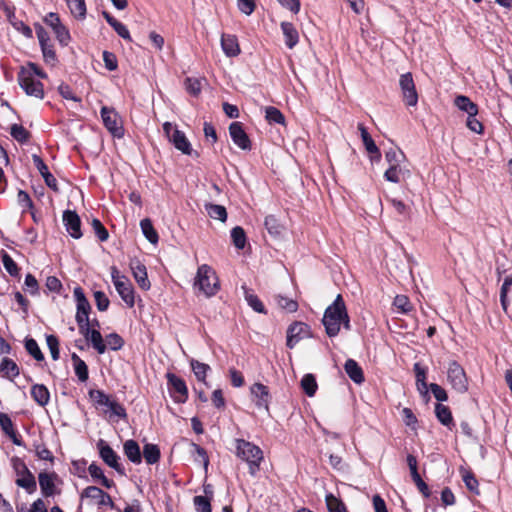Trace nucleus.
I'll list each match as a JSON object with an SVG mask.
<instances>
[{"instance_id": "obj_1", "label": "nucleus", "mask_w": 512, "mask_h": 512, "mask_svg": "<svg viewBox=\"0 0 512 512\" xmlns=\"http://www.w3.org/2000/svg\"><path fill=\"white\" fill-rule=\"evenodd\" d=\"M234 442L236 456L248 464L249 474L256 476L264 459L263 451L259 446L244 439H235Z\"/></svg>"}, {"instance_id": "obj_2", "label": "nucleus", "mask_w": 512, "mask_h": 512, "mask_svg": "<svg viewBox=\"0 0 512 512\" xmlns=\"http://www.w3.org/2000/svg\"><path fill=\"white\" fill-rule=\"evenodd\" d=\"M345 308L346 305L341 294H338L333 303L326 308L322 323L329 337H335L339 334L342 312H345Z\"/></svg>"}, {"instance_id": "obj_3", "label": "nucleus", "mask_w": 512, "mask_h": 512, "mask_svg": "<svg viewBox=\"0 0 512 512\" xmlns=\"http://www.w3.org/2000/svg\"><path fill=\"white\" fill-rule=\"evenodd\" d=\"M194 287H197L207 297H212L218 292L219 280L209 265L203 264L198 267Z\"/></svg>"}, {"instance_id": "obj_4", "label": "nucleus", "mask_w": 512, "mask_h": 512, "mask_svg": "<svg viewBox=\"0 0 512 512\" xmlns=\"http://www.w3.org/2000/svg\"><path fill=\"white\" fill-rule=\"evenodd\" d=\"M111 278L121 299L129 308L135 304L134 288L131 281L124 275H120L118 269L113 266L111 268Z\"/></svg>"}, {"instance_id": "obj_5", "label": "nucleus", "mask_w": 512, "mask_h": 512, "mask_svg": "<svg viewBox=\"0 0 512 512\" xmlns=\"http://www.w3.org/2000/svg\"><path fill=\"white\" fill-rule=\"evenodd\" d=\"M13 468L18 476L16 485L25 489L27 493L32 494L37 489V483L34 475L28 469L23 460L14 458Z\"/></svg>"}, {"instance_id": "obj_6", "label": "nucleus", "mask_w": 512, "mask_h": 512, "mask_svg": "<svg viewBox=\"0 0 512 512\" xmlns=\"http://www.w3.org/2000/svg\"><path fill=\"white\" fill-rule=\"evenodd\" d=\"M447 380L455 391L459 393H465L468 391V377L464 368L457 361L449 362L447 368Z\"/></svg>"}, {"instance_id": "obj_7", "label": "nucleus", "mask_w": 512, "mask_h": 512, "mask_svg": "<svg viewBox=\"0 0 512 512\" xmlns=\"http://www.w3.org/2000/svg\"><path fill=\"white\" fill-rule=\"evenodd\" d=\"M18 83L27 95L34 96L38 99L44 98L43 84L40 81L35 80L24 68H22L18 73Z\"/></svg>"}, {"instance_id": "obj_8", "label": "nucleus", "mask_w": 512, "mask_h": 512, "mask_svg": "<svg viewBox=\"0 0 512 512\" xmlns=\"http://www.w3.org/2000/svg\"><path fill=\"white\" fill-rule=\"evenodd\" d=\"M103 125L105 128L117 138L124 135V129L120 121V116L114 108L103 106L100 111Z\"/></svg>"}, {"instance_id": "obj_9", "label": "nucleus", "mask_w": 512, "mask_h": 512, "mask_svg": "<svg viewBox=\"0 0 512 512\" xmlns=\"http://www.w3.org/2000/svg\"><path fill=\"white\" fill-rule=\"evenodd\" d=\"M97 448L99 455L105 464L113 468L118 474L122 476L126 474L125 468L119 463L120 457L105 440L99 439L97 442Z\"/></svg>"}, {"instance_id": "obj_10", "label": "nucleus", "mask_w": 512, "mask_h": 512, "mask_svg": "<svg viewBox=\"0 0 512 512\" xmlns=\"http://www.w3.org/2000/svg\"><path fill=\"white\" fill-rule=\"evenodd\" d=\"M399 85L404 103L409 107H414L418 103V93L410 72L402 74L399 79Z\"/></svg>"}, {"instance_id": "obj_11", "label": "nucleus", "mask_w": 512, "mask_h": 512, "mask_svg": "<svg viewBox=\"0 0 512 512\" xmlns=\"http://www.w3.org/2000/svg\"><path fill=\"white\" fill-rule=\"evenodd\" d=\"M170 395L176 403H185L188 399V388L185 381L173 373H167Z\"/></svg>"}, {"instance_id": "obj_12", "label": "nucleus", "mask_w": 512, "mask_h": 512, "mask_svg": "<svg viewBox=\"0 0 512 512\" xmlns=\"http://www.w3.org/2000/svg\"><path fill=\"white\" fill-rule=\"evenodd\" d=\"M73 295L76 300V315L75 321L82 322L83 320H90L89 315L92 307L86 298L83 289L80 286L74 288Z\"/></svg>"}, {"instance_id": "obj_13", "label": "nucleus", "mask_w": 512, "mask_h": 512, "mask_svg": "<svg viewBox=\"0 0 512 512\" xmlns=\"http://www.w3.org/2000/svg\"><path fill=\"white\" fill-rule=\"evenodd\" d=\"M309 336V326L303 322H294L287 329L286 345L293 349L302 339Z\"/></svg>"}, {"instance_id": "obj_14", "label": "nucleus", "mask_w": 512, "mask_h": 512, "mask_svg": "<svg viewBox=\"0 0 512 512\" xmlns=\"http://www.w3.org/2000/svg\"><path fill=\"white\" fill-rule=\"evenodd\" d=\"M229 134L233 143L242 150L251 149V141L241 122L235 121L229 125Z\"/></svg>"}, {"instance_id": "obj_15", "label": "nucleus", "mask_w": 512, "mask_h": 512, "mask_svg": "<svg viewBox=\"0 0 512 512\" xmlns=\"http://www.w3.org/2000/svg\"><path fill=\"white\" fill-rule=\"evenodd\" d=\"M81 498L93 499L100 507L109 506L111 509H115V504L111 496L96 486L86 487L81 493Z\"/></svg>"}, {"instance_id": "obj_16", "label": "nucleus", "mask_w": 512, "mask_h": 512, "mask_svg": "<svg viewBox=\"0 0 512 512\" xmlns=\"http://www.w3.org/2000/svg\"><path fill=\"white\" fill-rule=\"evenodd\" d=\"M63 223L69 235L75 239L82 237L81 220L79 215L72 210H66L63 213Z\"/></svg>"}, {"instance_id": "obj_17", "label": "nucleus", "mask_w": 512, "mask_h": 512, "mask_svg": "<svg viewBox=\"0 0 512 512\" xmlns=\"http://www.w3.org/2000/svg\"><path fill=\"white\" fill-rule=\"evenodd\" d=\"M250 391L253 397V401L255 402V405L259 409L263 408L266 411H268L270 401L268 387L263 385L262 383H255L251 386Z\"/></svg>"}, {"instance_id": "obj_18", "label": "nucleus", "mask_w": 512, "mask_h": 512, "mask_svg": "<svg viewBox=\"0 0 512 512\" xmlns=\"http://www.w3.org/2000/svg\"><path fill=\"white\" fill-rule=\"evenodd\" d=\"M32 160H33V163H34L35 167L37 168V170L39 171V173L43 177V179L45 181V184L50 189H52L53 191L58 192L59 188H58L57 180L50 173V171L48 169V166L45 164L43 159L39 155L33 154L32 155Z\"/></svg>"}, {"instance_id": "obj_19", "label": "nucleus", "mask_w": 512, "mask_h": 512, "mask_svg": "<svg viewBox=\"0 0 512 512\" xmlns=\"http://www.w3.org/2000/svg\"><path fill=\"white\" fill-rule=\"evenodd\" d=\"M406 460L414 483L416 484L419 491L423 494V496L428 498L430 496V490L428 485L422 480L420 474L418 473L416 457L412 454H408Z\"/></svg>"}, {"instance_id": "obj_20", "label": "nucleus", "mask_w": 512, "mask_h": 512, "mask_svg": "<svg viewBox=\"0 0 512 512\" xmlns=\"http://www.w3.org/2000/svg\"><path fill=\"white\" fill-rule=\"evenodd\" d=\"M130 268L132 270L134 279L138 283L139 287L145 291L149 290L151 287V283L148 279L147 269L145 265L142 264L139 260H132L130 263Z\"/></svg>"}, {"instance_id": "obj_21", "label": "nucleus", "mask_w": 512, "mask_h": 512, "mask_svg": "<svg viewBox=\"0 0 512 512\" xmlns=\"http://www.w3.org/2000/svg\"><path fill=\"white\" fill-rule=\"evenodd\" d=\"M0 428L10 438L13 444L22 446L23 441L21 436L14 428V424L8 414L0 412Z\"/></svg>"}, {"instance_id": "obj_22", "label": "nucleus", "mask_w": 512, "mask_h": 512, "mask_svg": "<svg viewBox=\"0 0 512 512\" xmlns=\"http://www.w3.org/2000/svg\"><path fill=\"white\" fill-rule=\"evenodd\" d=\"M55 473L40 472L38 475L39 485L42 494L45 497H51L55 494Z\"/></svg>"}, {"instance_id": "obj_23", "label": "nucleus", "mask_w": 512, "mask_h": 512, "mask_svg": "<svg viewBox=\"0 0 512 512\" xmlns=\"http://www.w3.org/2000/svg\"><path fill=\"white\" fill-rule=\"evenodd\" d=\"M221 46L227 57H236L240 54L238 39L235 35L222 34Z\"/></svg>"}, {"instance_id": "obj_24", "label": "nucleus", "mask_w": 512, "mask_h": 512, "mask_svg": "<svg viewBox=\"0 0 512 512\" xmlns=\"http://www.w3.org/2000/svg\"><path fill=\"white\" fill-rule=\"evenodd\" d=\"M170 141L173 143L176 149L181 151L185 155H192L193 149L184 132L174 129L170 137Z\"/></svg>"}, {"instance_id": "obj_25", "label": "nucleus", "mask_w": 512, "mask_h": 512, "mask_svg": "<svg viewBox=\"0 0 512 512\" xmlns=\"http://www.w3.org/2000/svg\"><path fill=\"white\" fill-rule=\"evenodd\" d=\"M358 129L360 131V134H361V138H362V141H363V144L366 148V150L372 154V155H375V156H372L371 157V160H377L379 161L380 158H381V153H380V150L378 149L377 145L375 144L374 140L372 139V137L370 136V134L368 133L367 129L365 128V126L363 124H358Z\"/></svg>"}, {"instance_id": "obj_26", "label": "nucleus", "mask_w": 512, "mask_h": 512, "mask_svg": "<svg viewBox=\"0 0 512 512\" xmlns=\"http://www.w3.org/2000/svg\"><path fill=\"white\" fill-rule=\"evenodd\" d=\"M344 370L348 377L356 384L364 382V373L360 365L354 359H347L344 364Z\"/></svg>"}, {"instance_id": "obj_27", "label": "nucleus", "mask_w": 512, "mask_h": 512, "mask_svg": "<svg viewBox=\"0 0 512 512\" xmlns=\"http://www.w3.org/2000/svg\"><path fill=\"white\" fill-rule=\"evenodd\" d=\"M416 376V387L422 397L429 399L428 384L426 382V369L420 363H415L413 366Z\"/></svg>"}, {"instance_id": "obj_28", "label": "nucleus", "mask_w": 512, "mask_h": 512, "mask_svg": "<svg viewBox=\"0 0 512 512\" xmlns=\"http://www.w3.org/2000/svg\"><path fill=\"white\" fill-rule=\"evenodd\" d=\"M31 397L41 407H45L50 401V392L44 384H34L31 387Z\"/></svg>"}, {"instance_id": "obj_29", "label": "nucleus", "mask_w": 512, "mask_h": 512, "mask_svg": "<svg viewBox=\"0 0 512 512\" xmlns=\"http://www.w3.org/2000/svg\"><path fill=\"white\" fill-rule=\"evenodd\" d=\"M124 454L134 464H140L142 462V453L139 444L135 440H127L124 445Z\"/></svg>"}, {"instance_id": "obj_30", "label": "nucleus", "mask_w": 512, "mask_h": 512, "mask_svg": "<svg viewBox=\"0 0 512 512\" xmlns=\"http://www.w3.org/2000/svg\"><path fill=\"white\" fill-rule=\"evenodd\" d=\"M281 30H282L284 38H285L286 46L289 49H293L299 41L298 31L296 30L294 25L290 22H282Z\"/></svg>"}, {"instance_id": "obj_31", "label": "nucleus", "mask_w": 512, "mask_h": 512, "mask_svg": "<svg viewBox=\"0 0 512 512\" xmlns=\"http://www.w3.org/2000/svg\"><path fill=\"white\" fill-rule=\"evenodd\" d=\"M454 104L459 110L466 112L468 116H476L478 114L477 104L472 102L467 96H457L454 100Z\"/></svg>"}, {"instance_id": "obj_32", "label": "nucleus", "mask_w": 512, "mask_h": 512, "mask_svg": "<svg viewBox=\"0 0 512 512\" xmlns=\"http://www.w3.org/2000/svg\"><path fill=\"white\" fill-rule=\"evenodd\" d=\"M0 372L4 377L13 380L20 374V369L14 360L4 357L0 363Z\"/></svg>"}, {"instance_id": "obj_33", "label": "nucleus", "mask_w": 512, "mask_h": 512, "mask_svg": "<svg viewBox=\"0 0 512 512\" xmlns=\"http://www.w3.org/2000/svg\"><path fill=\"white\" fill-rule=\"evenodd\" d=\"M242 289L244 290V297L248 305L257 313L267 314V310L259 297L246 286H242Z\"/></svg>"}, {"instance_id": "obj_34", "label": "nucleus", "mask_w": 512, "mask_h": 512, "mask_svg": "<svg viewBox=\"0 0 512 512\" xmlns=\"http://www.w3.org/2000/svg\"><path fill=\"white\" fill-rule=\"evenodd\" d=\"M435 414H436L437 419L439 420V422L442 425H444L448 428H451V426H454L452 413L448 406H445L441 403H437L435 405Z\"/></svg>"}, {"instance_id": "obj_35", "label": "nucleus", "mask_w": 512, "mask_h": 512, "mask_svg": "<svg viewBox=\"0 0 512 512\" xmlns=\"http://www.w3.org/2000/svg\"><path fill=\"white\" fill-rule=\"evenodd\" d=\"M88 472L95 481H99L102 486L105 488H111L114 486V481L108 479L103 470L95 463H91L88 467Z\"/></svg>"}, {"instance_id": "obj_36", "label": "nucleus", "mask_w": 512, "mask_h": 512, "mask_svg": "<svg viewBox=\"0 0 512 512\" xmlns=\"http://www.w3.org/2000/svg\"><path fill=\"white\" fill-rule=\"evenodd\" d=\"M143 457L147 464L153 465L159 462L161 452L156 444L146 443L142 451Z\"/></svg>"}, {"instance_id": "obj_37", "label": "nucleus", "mask_w": 512, "mask_h": 512, "mask_svg": "<svg viewBox=\"0 0 512 512\" xmlns=\"http://www.w3.org/2000/svg\"><path fill=\"white\" fill-rule=\"evenodd\" d=\"M71 360L73 362L74 371L79 381L85 382L88 380V366L76 353H72Z\"/></svg>"}, {"instance_id": "obj_38", "label": "nucleus", "mask_w": 512, "mask_h": 512, "mask_svg": "<svg viewBox=\"0 0 512 512\" xmlns=\"http://www.w3.org/2000/svg\"><path fill=\"white\" fill-rule=\"evenodd\" d=\"M190 366L196 379L200 382L206 383L207 373L211 370L210 366L195 359L190 360Z\"/></svg>"}, {"instance_id": "obj_39", "label": "nucleus", "mask_w": 512, "mask_h": 512, "mask_svg": "<svg viewBox=\"0 0 512 512\" xmlns=\"http://www.w3.org/2000/svg\"><path fill=\"white\" fill-rule=\"evenodd\" d=\"M140 227L145 238L152 244H156L159 240L157 231L154 229L153 224L149 218L140 221Z\"/></svg>"}, {"instance_id": "obj_40", "label": "nucleus", "mask_w": 512, "mask_h": 512, "mask_svg": "<svg viewBox=\"0 0 512 512\" xmlns=\"http://www.w3.org/2000/svg\"><path fill=\"white\" fill-rule=\"evenodd\" d=\"M86 341L91 343L92 347L98 352V354H104L107 350V345L105 344L100 331L96 328L90 332V335Z\"/></svg>"}, {"instance_id": "obj_41", "label": "nucleus", "mask_w": 512, "mask_h": 512, "mask_svg": "<svg viewBox=\"0 0 512 512\" xmlns=\"http://www.w3.org/2000/svg\"><path fill=\"white\" fill-rule=\"evenodd\" d=\"M205 209L212 219L219 220L221 222H225L227 220V211L224 206L209 203L205 205Z\"/></svg>"}, {"instance_id": "obj_42", "label": "nucleus", "mask_w": 512, "mask_h": 512, "mask_svg": "<svg viewBox=\"0 0 512 512\" xmlns=\"http://www.w3.org/2000/svg\"><path fill=\"white\" fill-rule=\"evenodd\" d=\"M301 387L307 396L313 397L318 388L315 376L313 374H305L301 379Z\"/></svg>"}, {"instance_id": "obj_43", "label": "nucleus", "mask_w": 512, "mask_h": 512, "mask_svg": "<svg viewBox=\"0 0 512 512\" xmlns=\"http://www.w3.org/2000/svg\"><path fill=\"white\" fill-rule=\"evenodd\" d=\"M109 409L110 417L116 416L121 420H127L128 414L125 407L114 399H110L106 406Z\"/></svg>"}, {"instance_id": "obj_44", "label": "nucleus", "mask_w": 512, "mask_h": 512, "mask_svg": "<svg viewBox=\"0 0 512 512\" xmlns=\"http://www.w3.org/2000/svg\"><path fill=\"white\" fill-rule=\"evenodd\" d=\"M231 239H232L234 246L237 249H239V250L244 249V247L246 245L247 238H246V233L242 227L236 226V227L232 228Z\"/></svg>"}, {"instance_id": "obj_45", "label": "nucleus", "mask_w": 512, "mask_h": 512, "mask_svg": "<svg viewBox=\"0 0 512 512\" xmlns=\"http://www.w3.org/2000/svg\"><path fill=\"white\" fill-rule=\"evenodd\" d=\"M40 48L44 62L50 66H55L58 62V58L54 49V45L52 43L44 44Z\"/></svg>"}, {"instance_id": "obj_46", "label": "nucleus", "mask_w": 512, "mask_h": 512, "mask_svg": "<svg viewBox=\"0 0 512 512\" xmlns=\"http://www.w3.org/2000/svg\"><path fill=\"white\" fill-rule=\"evenodd\" d=\"M265 118L270 124H284L285 117L283 113L276 107L269 106L265 109Z\"/></svg>"}, {"instance_id": "obj_47", "label": "nucleus", "mask_w": 512, "mask_h": 512, "mask_svg": "<svg viewBox=\"0 0 512 512\" xmlns=\"http://www.w3.org/2000/svg\"><path fill=\"white\" fill-rule=\"evenodd\" d=\"M89 398L96 407L106 406L111 396L107 395L104 391L98 389H91L88 392Z\"/></svg>"}, {"instance_id": "obj_48", "label": "nucleus", "mask_w": 512, "mask_h": 512, "mask_svg": "<svg viewBox=\"0 0 512 512\" xmlns=\"http://www.w3.org/2000/svg\"><path fill=\"white\" fill-rule=\"evenodd\" d=\"M10 134L16 141L21 144L28 142L30 138V132L19 124H13L11 126Z\"/></svg>"}, {"instance_id": "obj_49", "label": "nucleus", "mask_w": 512, "mask_h": 512, "mask_svg": "<svg viewBox=\"0 0 512 512\" xmlns=\"http://www.w3.org/2000/svg\"><path fill=\"white\" fill-rule=\"evenodd\" d=\"M71 13L76 18H84L86 15L85 0H66Z\"/></svg>"}, {"instance_id": "obj_50", "label": "nucleus", "mask_w": 512, "mask_h": 512, "mask_svg": "<svg viewBox=\"0 0 512 512\" xmlns=\"http://www.w3.org/2000/svg\"><path fill=\"white\" fill-rule=\"evenodd\" d=\"M25 349L26 351L37 361H43L44 355L40 350L38 343L33 338L25 339Z\"/></svg>"}, {"instance_id": "obj_51", "label": "nucleus", "mask_w": 512, "mask_h": 512, "mask_svg": "<svg viewBox=\"0 0 512 512\" xmlns=\"http://www.w3.org/2000/svg\"><path fill=\"white\" fill-rule=\"evenodd\" d=\"M463 482L465 483L466 488L475 495H479V482L476 479L475 475L471 471H464L462 474Z\"/></svg>"}, {"instance_id": "obj_52", "label": "nucleus", "mask_w": 512, "mask_h": 512, "mask_svg": "<svg viewBox=\"0 0 512 512\" xmlns=\"http://www.w3.org/2000/svg\"><path fill=\"white\" fill-rule=\"evenodd\" d=\"M264 225L269 234L273 236H279L282 232V225L279 223L278 219L273 215H268L265 217Z\"/></svg>"}, {"instance_id": "obj_53", "label": "nucleus", "mask_w": 512, "mask_h": 512, "mask_svg": "<svg viewBox=\"0 0 512 512\" xmlns=\"http://www.w3.org/2000/svg\"><path fill=\"white\" fill-rule=\"evenodd\" d=\"M276 302L281 309L290 313L296 312L298 309V303L295 300L281 295L276 297Z\"/></svg>"}, {"instance_id": "obj_54", "label": "nucleus", "mask_w": 512, "mask_h": 512, "mask_svg": "<svg viewBox=\"0 0 512 512\" xmlns=\"http://www.w3.org/2000/svg\"><path fill=\"white\" fill-rule=\"evenodd\" d=\"M404 154L402 151L390 148L385 153V159L388 162L389 166H400V162L404 159Z\"/></svg>"}, {"instance_id": "obj_55", "label": "nucleus", "mask_w": 512, "mask_h": 512, "mask_svg": "<svg viewBox=\"0 0 512 512\" xmlns=\"http://www.w3.org/2000/svg\"><path fill=\"white\" fill-rule=\"evenodd\" d=\"M91 225H92V229H93L95 235L98 237V239L101 242L108 240V238H109L108 230L105 228V226L102 224V222L99 219L93 218Z\"/></svg>"}, {"instance_id": "obj_56", "label": "nucleus", "mask_w": 512, "mask_h": 512, "mask_svg": "<svg viewBox=\"0 0 512 512\" xmlns=\"http://www.w3.org/2000/svg\"><path fill=\"white\" fill-rule=\"evenodd\" d=\"M191 447L192 452L195 454V460L201 461L203 463L205 470H207V467L209 465V458L206 450L196 443H191Z\"/></svg>"}, {"instance_id": "obj_57", "label": "nucleus", "mask_w": 512, "mask_h": 512, "mask_svg": "<svg viewBox=\"0 0 512 512\" xmlns=\"http://www.w3.org/2000/svg\"><path fill=\"white\" fill-rule=\"evenodd\" d=\"M107 345L113 351H118L124 346V339L118 333H110L106 336Z\"/></svg>"}, {"instance_id": "obj_58", "label": "nucleus", "mask_w": 512, "mask_h": 512, "mask_svg": "<svg viewBox=\"0 0 512 512\" xmlns=\"http://www.w3.org/2000/svg\"><path fill=\"white\" fill-rule=\"evenodd\" d=\"M2 263H3V266L6 269V271L11 276L16 277L19 275V268H18L16 262L7 253H4L2 255Z\"/></svg>"}, {"instance_id": "obj_59", "label": "nucleus", "mask_w": 512, "mask_h": 512, "mask_svg": "<svg viewBox=\"0 0 512 512\" xmlns=\"http://www.w3.org/2000/svg\"><path fill=\"white\" fill-rule=\"evenodd\" d=\"M46 343L50 350L51 357L53 360H58L60 357V351H59V340L55 335H47L46 336Z\"/></svg>"}, {"instance_id": "obj_60", "label": "nucleus", "mask_w": 512, "mask_h": 512, "mask_svg": "<svg viewBox=\"0 0 512 512\" xmlns=\"http://www.w3.org/2000/svg\"><path fill=\"white\" fill-rule=\"evenodd\" d=\"M197 512H211L210 499L207 496H195L193 499Z\"/></svg>"}, {"instance_id": "obj_61", "label": "nucleus", "mask_w": 512, "mask_h": 512, "mask_svg": "<svg viewBox=\"0 0 512 512\" xmlns=\"http://www.w3.org/2000/svg\"><path fill=\"white\" fill-rule=\"evenodd\" d=\"M393 304L402 313H408L412 309L411 302L409 298L405 295H397L394 298Z\"/></svg>"}, {"instance_id": "obj_62", "label": "nucleus", "mask_w": 512, "mask_h": 512, "mask_svg": "<svg viewBox=\"0 0 512 512\" xmlns=\"http://www.w3.org/2000/svg\"><path fill=\"white\" fill-rule=\"evenodd\" d=\"M57 40L59 41V43L62 45V46H66L68 45L71 37H70V33L68 31V29L63 25H58V27H56L54 30H53Z\"/></svg>"}, {"instance_id": "obj_63", "label": "nucleus", "mask_w": 512, "mask_h": 512, "mask_svg": "<svg viewBox=\"0 0 512 512\" xmlns=\"http://www.w3.org/2000/svg\"><path fill=\"white\" fill-rule=\"evenodd\" d=\"M326 501L330 512H348L344 503L333 495L327 496Z\"/></svg>"}, {"instance_id": "obj_64", "label": "nucleus", "mask_w": 512, "mask_h": 512, "mask_svg": "<svg viewBox=\"0 0 512 512\" xmlns=\"http://www.w3.org/2000/svg\"><path fill=\"white\" fill-rule=\"evenodd\" d=\"M58 92L59 94L64 98V99H67V100H72L74 102H78L80 103L81 102V98L76 96L72 90V88L66 84V83H61L58 87Z\"/></svg>"}]
</instances>
